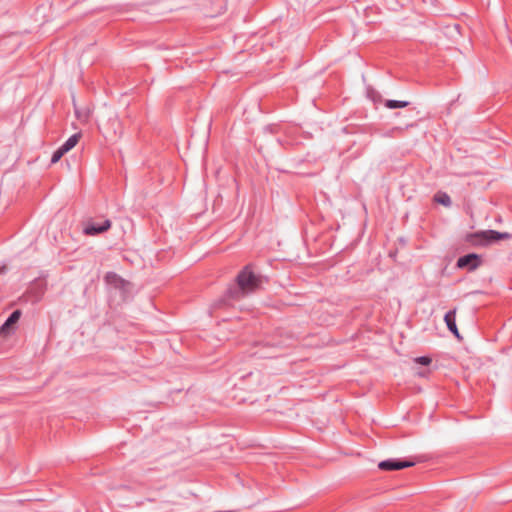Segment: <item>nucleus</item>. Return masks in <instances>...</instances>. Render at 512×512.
Instances as JSON below:
<instances>
[{
  "mask_svg": "<svg viewBox=\"0 0 512 512\" xmlns=\"http://www.w3.org/2000/svg\"><path fill=\"white\" fill-rule=\"evenodd\" d=\"M261 284L260 278L251 270V266H245L236 277V284L231 285L223 299L220 300L219 306L229 305L230 301L242 299L249 293L254 292Z\"/></svg>",
  "mask_w": 512,
  "mask_h": 512,
  "instance_id": "nucleus-1",
  "label": "nucleus"
},
{
  "mask_svg": "<svg viewBox=\"0 0 512 512\" xmlns=\"http://www.w3.org/2000/svg\"><path fill=\"white\" fill-rule=\"evenodd\" d=\"M511 235L507 232H498L496 230H483L469 234L467 240L473 245L486 246L493 242L510 239Z\"/></svg>",
  "mask_w": 512,
  "mask_h": 512,
  "instance_id": "nucleus-2",
  "label": "nucleus"
},
{
  "mask_svg": "<svg viewBox=\"0 0 512 512\" xmlns=\"http://www.w3.org/2000/svg\"><path fill=\"white\" fill-rule=\"evenodd\" d=\"M482 264V258L476 253H470L458 258L456 266L460 269L474 271Z\"/></svg>",
  "mask_w": 512,
  "mask_h": 512,
  "instance_id": "nucleus-3",
  "label": "nucleus"
},
{
  "mask_svg": "<svg viewBox=\"0 0 512 512\" xmlns=\"http://www.w3.org/2000/svg\"><path fill=\"white\" fill-rule=\"evenodd\" d=\"M413 461L409 460H400V459H388L381 461L378 464L379 469L384 471H392V470H400L408 467L414 466Z\"/></svg>",
  "mask_w": 512,
  "mask_h": 512,
  "instance_id": "nucleus-4",
  "label": "nucleus"
},
{
  "mask_svg": "<svg viewBox=\"0 0 512 512\" xmlns=\"http://www.w3.org/2000/svg\"><path fill=\"white\" fill-rule=\"evenodd\" d=\"M111 227V221L106 219L102 224L88 223L84 227V233L86 235H97L106 232Z\"/></svg>",
  "mask_w": 512,
  "mask_h": 512,
  "instance_id": "nucleus-5",
  "label": "nucleus"
},
{
  "mask_svg": "<svg viewBox=\"0 0 512 512\" xmlns=\"http://www.w3.org/2000/svg\"><path fill=\"white\" fill-rule=\"evenodd\" d=\"M444 321L447 325L448 330L457 338L462 339L459 330L456 325V308L448 311L444 316Z\"/></svg>",
  "mask_w": 512,
  "mask_h": 512,
  "instance_id": "nucleus-6",
  "label": "nucleus"
},
{
  "mask_svg": "<svg viewBox=\"0 0 512 512\" xmlns=\"http://www.w3.org/2000/svg\"><path fill=\"white\" fill-rule=\"evenodd\" d=\"M105 281L107 284L114 286L115 288H124L126 285V281L121 278L117 273L115 272H107L105 275Z\"/></svg>",
  "mask_w": 512,
  "mask_h": 512,
  "instance_id": "nucleus-7",
  "label": "nucleus"
},
{
  "mask_svg": "<svg viewBox=\"0 0 512 512\" xmlns=\"http://www.w3.org/2000/svg\"><path fill=\"white\" fill-rule=\"evenodd\" d=\"M20 316H21V311L20 310L13 311L10 314V316L7 318L5 323L1 326L0 332L1 333H5L6 331H8V329L11 326H13L14 324H16L18 322V320L20 319Z\"/></svg>",
  "mask_w": 512,
  "mask_h": 512,
  "instance_id": "nucleus-8",
  "label": "nucleus"
},
{
  "mask_svg": "<svg viewBox=\"0 0 512 512\" xmlns=\"http://www.w3.org/2000/svg\"><path fill=\"white\" fill-rule=\"evenodd\" d=\"M81 138V133L71 135L60 147L67 153L73 149Z\"/></svg>",
  "mask_w": 512,
  "mask_h": 512,
  "instance_id": "nucleus-9",
  "label": "nucleus"
},
{
  "mask_svg": "<svg viewBox=\"0 0 512 512\" xmlns=\"http://www.w3.org/2000/svg\"><path fill=\"white\" fill-rule=\"evenodd\" d=\"M434 201L445 207H450L452 205L451 198L446 192H437L434 195Z\"/></svg>",
  "mask_w": 512,
  "mask_h": 512,
  "instance_id": "nucleus-10",
  "label": "nucleus"
},
{
  "mask_svg": "<svg viewBox=\"0 0 512 512\" xmlns=\"http://www.w3.org/2000/svg\"><path fill=\"white\" fill-rule=\"evenodd\" d=\"M384 105L388 109L405 108L409 105L408 101L385 100Z\"/></svg>",
  "mask_w": 512,
  "mask_h": 512,
  "instance_id": "nucleus-11",
  "label": "nucleus"
},
{
  "mask_svg": "<svg viewBox=\"0 0 512 512\" xmlns=\"http://www.w3.org/2000/svg\"><path fill=\"white\" fill-rule=\"evenodd\" d=\"M65 154L66 152L61 147H59L57 150L54 151L51 157V163H57Z\"/></svg>",
  "mask_w": 512,
  "mask_h": 512,
  "instance_id": "nucleus-12",
  "label": "nucleus"
},
{
  "mask_svg": "<svg viewBox=\"0 0 512 512\" xmlns=\"http://www.w3.org/2000/svg\"><path fill=\"white\" fill-rule=\"evenodd\" d=\"M416 363L418 364H421V365H424V366H428L431 364L432 362V359L428 356H420V357H417L415 358L414 360Z\"/></svg>",
  "mask_w": 512,
  "mask_h": 512,
  "instance_id": "nucleus-13",
  "label": "nucleus"
},
{
  "mask_svg": "<svg viewBox=\"0 0 512 512\" xmlns=\"http://www.w3.org/2000/svg\"><path fill=\"white\" fill-rule=\"evenodd\" d=\"M369 95L374 102H380L382 100V97L378 92L372 91Z\"/></svg>",
  "mask_w": 512,
  "mask_h": 512,
  "instance_id": "nucleus-14",
  "label": "nucleus"
},
{
  "mask_svg": "<svg viewBox=\"0 0 512 512\" xmlns=\"http://www.w3.org/2000/svg\"><path fill=\"white\" fill-rule=\"evenodd\" d=\"M403 130H404V129H403L402 127H394V128L392 129V132H393V133H397V134H401V133L403 132Z\"/></svg>",
  "mask_w": 512,
  "mask_h": 512,
  "instance_id": "nucleus-15",
  "label": "nucleus"
}]
</instances>
